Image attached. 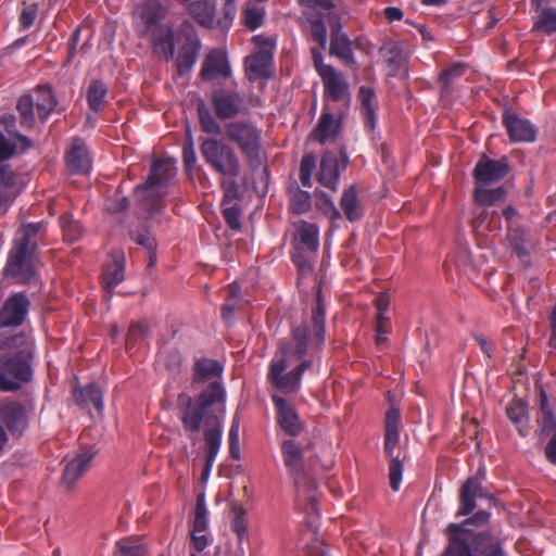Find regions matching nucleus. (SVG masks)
Masks as SVG:
<instances>
[{
  "instance_id": "63",
  "label": "nucleus",
  "mask_w": 556,
  "mask_h": 556,
  "mask_svg": "<svg viewBox=\"0 0 556 556\" xmlns=\"http://www.w3.org/2000/svg\"><path fill=\"white\" fill-rule=\"evenodd\" d=\"M200 124L203 131L207 134H219L220 125L216 122V119L212 116L211 112L206 109L199 110Z\"/></svg>"
},
{
  "instance_id": "12",
  "label": "nucleus",
  "mask_w": 556,
  "mask_h": 556,
  "mask_svg": "<svg viewBox=\"0 0 556 556\" xmlns=\"http://www.w3.org/2000/svg\"><path fill=\"white\" fill-rule=\"evenodd\" d=\"M35 406L31 402L13 399L0 400V425L13 439H21L28 430Z\"/></svg>"
},
{
  "instance_id": "44",
  "label": "nucleus",
  "mask_w": 556,
  "mask_h": 556,
  "mask_svg": "<svg viewBox=\"0 0 556 556\" xmlns=\"http://www.w3.org/2000/svg\"><path fill=\"white\" fill-rule=\"evenodd\" d=\"M505 190L502 187L488 189L485 186H476L475 200L477 207H489V210H495L494 205L497 202L504 201Z\"/></svg>"
},
{
  "instance_id": "20",
  "label": "nucleus",
  "mask_w": 556,
  "mask_h": 556,
  "mask_svg": "<svg viewBox=\"0 0 556 556\" xmlns=\"http://www.w3.org/2000/svg\"><path fill=\"white\" fill-rule=\"evenodd\" d=\"M96 456V452L91 448L77 453L72 458L67 456L63 459L64 469L61 477V483L72 490L77 481L87 472Z\"/></svg>"
},
{
  "instance_id": "29",
  "label": "nucleus",
  "mask_w": 556,
  "mask_h": 556,
  "mask_svg": "<svg viewBox=\"0 0 556 556\" xmlns=\"http://www.w3.org/2000/svg\"><path fill=\"white\" fill-rule=\"evenodd\" d=\"M293 243L299 252L316 253L319 248V228L316 224L302 220L294 233Z\"/></svg>"
},
{
  "instance_id": "4",
  "label": "nucleus",
  "mask_w": 556,
  "mask_h": 556,
  "mask_svg": "<svg viewBox=\"0 0 556 556\" xmlns=\"http://www.w3.org/2000/svg\"><path fill=\"white\" fill-rule=\"evenodd\" d=\"M326 341V301L321 285L317 286L316 299L312 306L311 323L303 321L291 329V339L279 343V356L287 359H314Z\"/></svg>"
},
{
  "instance_id": "21",
  "label": "nucleus",
  "mask_w": 556,
  "mask_h": 556,
  "mask_svg": "<svg viewBox=\"0 0 556 556\" xmlns=\"http://www.w3.org/2000/svg\"><path fill=\"white\" fill-rule=\"evenodd\" d=\"M345 110L333 112L328 103L324 104L323 112L312 137L319 143L325 144L328 140H336L341 130L342 116Z\"/></svg>"
},
{
  "instance_id": "6",
  "label": "nucleus",
  "mask_w": 556,
  "mask_h": 556,
  "mask_svg": "<svg viewBox=\"0 0 556 556\" xmlns=\"http://www.w3.org/2000/svg\"><path fill=\"white\" fill-rule=\"evenodd\" d=\"M490 516V513L485 510H479L459 523H448L444 531L447 541H451L453 533L456 535L460 534L463 540L466 541L472 551L475 546L482 543L484 546L491 547V553H494L495 556H508V553L505 548V541L500 535L489 530L475 531L469 528V526L480 527L488 523Z\"/></svg>"
},
{
  "instance_id": "5",
  "label": "nucleus",
  "mask_w": 556,
  "mask_h": 556,
  "mask_svg": "<svg viewBox=\"0 0 556 556\" xmlns=\"http://www.w3.org/2000/svg\"><path fill=\"white\" fill-rule=\"evenodd\" d=\"M176 175L175 162L172 159L156 157L144 182L135 187L140 206L150 217L162 214L164 210V192Z\"/></svg>"
},
{
  "instance_id": "36",
  "label": "nucleus",
  "mask_w": 556,
  "mask_h": 556,
  "mask_svg": "<svg viewBox=\"0 0 556 556\" xmlns=\"http://www.w3.org/2000/svg\"><path fill=\"white\" fill-rule=\"evenodd\" d=\"M166 15V9L159 0H147L140 9V18L144 24L143 35L152 30L156 25H162L161 21Z\"/></svg>"
},
{
  "instance_id": "24",
  "label": "nucleus",
  "mask_w": 556,
  "mask_h": 556,
  "mask_svg": "<svg viewBox=\"0 0 556 556\" xmlns=\"http://www.w3.org/2000/svg\"><path fill=\"white\" fill-rule=\"evenodd\" d=\"M110 263L103 268L102 287L111 296L115 288L125 279V256L122 251L110 253Z\"/></svg>"
},
{
  "instance_id": "55",
  "label": "nucleus",
  "mask_w": 556,
  "mask_h": 556,
  "mask_svg": "<svg viewBox=\"0 0 556 556\" xmlns=\"http://www.w3.org/2000/svg\"><path fill=\"white\" fill-rule=\"evenodd\" d=\"M60 224L63 230L64 239L68 242L77 241L83 235V227L70 216H62Z\"/></svg>"
},
{
  "instance_id": "40",
  "label": "nucleus",
  "mask_w": 556,
  "mask_h": 556,
  "mask_svg": "<svg viewBox=\"0 0 556 556\" xmlns=\"http://www.w3.org/2000/svg\"><path fill=\"white\" fill-rule=\"evenodd\" d=\"M289 207L294 214H304L312 207V195L308 191L302 190L296 181L288 186Z\"/></svg>"
},
{
  "instance_id": "15",
  "label": "nucleus",
  "mask_w": 556,
  "mask_h": 556,
  "mask_svg": "<svg viewBox=\"0 0 556 556\" xmlns=\"http://www.w3.org/2000/svg\"><path fill=\"white\" fill-rule=\"evenodd\" d=\"M211 100L214 112L220 119H231L249 111L244 96L236 90L216 89Z\"/></svg>"
},
{
  "instance_id": "42",
  "label": "nucleus",
  "mask_w": 556,
  "mask_h": 556,
  "mask_svg": "<svg viewBox=\"0 0 556 556\" xmlns=\"http://www.w3.org/2000/svg\"><path fill=\"white\" fill-rule=\"evenodd\" d=\"M108 96V86L101 79H92L88 86L86 98L89 109L94 113H100L104 109L105 98Z\"/></svg>"
},
{
  "instance_id": "32",
  "label": "nucleus",
  "mask_w": 556,
  "mask_h": 556,
  "mask_svg": "<svg viewBox=\"0 0 556 556\" xmlns=\"http://www.w3.org/2000/svg\"><path fill=\"white\" fill-rule=\"evenodd\" d=\"M491 547L480 543L472 551L460 534L453 533L441 556H495L494 553H491Z\"/></svg>"
},
{
  "instance_id": "30",
  "label": "nucleus",
  "mask_w": 556,
  "mask_h": 556,
  "mask_svg": "<svg viewBox=\"0 0 556 556\" xmlns=\"http://www.w3.org/2000/svg\"><path fill=\"white\" fill-rule=\"evenodd\" d=\"M379 54L387 64L388 75L391 77L397 76L406 66L407 58L399 41L390 40L384 42L379 49Z\"/></svg>"
},
{
  "instance_id": "58",
  "label": "nucleus",
  "mask_w": 556,
  "mask_h": 556,
  "mask_svg": "<svg viewBox=\"0 0 556 556\" xmlns=\"http://www.w3.org/2000/svg\"><path fill=\"white\" fill-rule=\"evenodd\" d=\"M223 217L230 229H241V208L237 203L223 205Z\"/></svg>"
},
{
  "instance_id": "18",
  "label": "nucleus",
  "mask_w": 556,
  "mask_h": 556,
  "mask_svg": "<svg viewBox=\"0 0 556 556\" xmlns=\"http://www.w3.org/2000/svg\"><path fill=\"white\" fill-rule=\"evenodd\" d=\"M271 401L276 410V421L281 430L289 437H299L304 430L295 407L278 394H271Z\"/></svg>"
},
{
  "instance_id": "51",
  "label": "nucleus",
  "mask_w": 556,
  "mask_h": 556,
  "mask_svg": "<svg viewBox=\"0 0 556 556\" xmlns=\"http://www.w3.org/2000/svg\"><path fill=\"white\" fill-rule=\"evenodd\" d=\"M207 515L208 511L205 504V496L204 494H200L197 497L194 517L190 532H205L208 528Z\"/></svg>"
},
{
  "instance_id": "52",
  "label": "nucleus",
  "mask_w": 556,
  "mask_h": 556,
  "mask_svg": "<svg viewBox=\"0 0 556 556\" xmlns=\"http://www.w3.org/2000/svg\"><path fill=\"white\" fill-rule=\"evenodd\" d=\"M265 10L255 5H247L242 13V23L249 30H255L264 23Z\"/></svg>"
},
{
  "instance_id": "2",
  "label": "nucleus",
  "mask_w": 556,
  "mask_h": 556,
  "mask_svg": "<svg viewBox=\"0 0 556 556\" xmlns=\"http://www.w3.org/2000/svg\"><path fill=\"white\" fill-rule=\"evenodd\" d=\"M224 366L220 362L202 357L195 359L192 367V382L194 384L208 383L195 397L186 392L177 396L176 407L184 430L198 435L203 426L219 420L215 415V407L225 405L226 390L223 384Z\"/></svg>"
},
{
  "instance_id": "56",
  "label": "nucleus",
  "mask_w": 556,
  "mask_h": 556,
  "mask_svg": "<svg viewBox=\"0 0 556 556\" xmlns=\"http://www.w3.org/2000/svg\"><path fill=\"white\" fill-rule=\"evenodd\" d=\"M235 177H223L220 187L224 191L222 205L237 203L240 197L239 185L233 179Z\"/></svg>"
},
{
  "instance_id": "37",
  "label": "nucleus",
  "mask_w": 556,
  "mask_h": 556,
  "mask_svg": "<svg viewBox=\"0 0 556 556\" xmlns=\"http://www.w3.org/2000/svg\"><path fill=\"white\" fill-rule=\"evenodd\" d=\"M400 410L396 408L392 407L386 414L384 452L389 457L393 456L394 450L400 441Z\"/></svg>"
},
{
  "instance_id": "61",
  "label": "nucleus",
  "mask_w": 556,
  "mask_h": 556,
  "mask_svg": "<svg viewBox=\"0 0 556 556\" xmlns=\"http://www.w3.org/2000/svg\"><path fill=\"white\" fill-rule=\"evenodd\" d=\"M231 529L237 534L239 541H243L248 536V521L243 509L236 508Z\"/></svg>"
},
{
  "instance_id": "16",
  "label": "nucleus",
  "mask_w": 556,
  "mask_h": 556,
  "mask_svg": "<svg viewBox=\"0 0 556 556\" xmlns=\"http://www.w3.org/2000/svg\"><path fill=\"white\" fill-rule=\"evenodd\" d=\"M283 465L294 485L300 489L305 477L304 470V445L295 440L286 439L280 445Z\"/></svg>"
},
{
  "instance_id": "14",
  "label": "nucleus",
  "mask_w": 556,
  "mask_h": 556,
  "mask_svg": "<svg viewBox=\"0 0 556 556\" xmlns=\"http://www.w3.org/2000/svg\"><path fill=\"white\" fill-rule=\"evenodd\" d=\"M350 159L345 148H341L339 155L327 152L320 160L319 170L316 174L317 181L324 187L337 192L340 184V169H345Z\"/></svg>"
},
{
  "instance_id": "27",
  "label": "nucleus",
  "mask_w": 556,
  "mask_h": 556,
  "mask_svg": "<svg viewBox=\"0 0 556 556\" xmlns=\"http://www.w3.org/2000/svg\"><path fill=\"white\" fill-rule=\"evenodd\" d=\"M231 75V68L227 60V54L222 50H212L204 59L200 76L203 80H213L218 76L228 78Z\"/></svg>"
},
{
  "instance_id": "3",
  "label": "nucleus",
  "mask_w": 556,
  "mask_h": 556,
  "mask_svg": "<svg viewBox=\"0 0 556 556\" xmlns=\"http://www.w3.org/2000/svg\"><path fill=\"white\" fill-rule=\"evenodd\" d=\"M302 12V28L308 40L318 45L320 53L327 48L330 29L329 54L348 65L355 63L352 41L343 31L342 16L348 12L344 5L338 7L332 0H298Z\"/></svg>"
},
{
  "instance_id": "34",
  "label": "nucleus",
  "mask_w": 556,
  "mask_h": 556,
  "mask_svg": "<svg viewBox=\"0 0 556 556\" xmlns=\"http://www.w3.org/2000/svg\"><path fill=\"white\" fill-rule=\"evenodd\" d=\"M73 396L83 408L93 406L98 412L103 409V392L97 383L74 388Z\"/></svg>"
},
{
  "instance_id": "22",
  "label": "nucleus",
  "mask_w": 556,
  "mask_h": 556,
  "mask_svg": "<svg viewBox=\"0 0 556 556\" xmlns=\"http://www.w3.org/2000/svg\"><path fill=\"white\" fill-rule=\"evenodd\" d=\"M503 125L513 142L530 143L536 139L538 128L529 119L514 112L506 111L503 114Z\"/></svg>"
},
{
  "instance_id": "57",
  "label": "nucleus",
  "mask_w": 556,
  "mask_h": 556,
  "mask_svg": "<svg viewBox=\"0 0 556 556\" xmlns=\"http://www.w3.org/2000/svg\"><path fill=\"white\" fill-rule=\"evenodd\" d=\"M129 236L132 241H135L138 245L144 248L148 251V253H152L153 251L156 250V239L151 235L150 231L142 229H132L129 231Z\"/></svg>"
},
{
  "instance_id": "38",
  "label": "nucleus",
  "mask_w": 556,
  "mask_h": 556,
  "mask_svg": "<svg viewBox=\"0 0 556 556\" xmlns=\"http://www.w3.org/2000/svg\"><path fill=\"white\" fill-rule=\"evenodd\" d=\"M340 206L346 219L350 222H357L364 216V210L359 203L357 190L354 185L343 191Z\"/></svg>"
},
{
  "instance_id": "53",
  "label": "nucleus",
  "mask_w": 556,
  "mask_h": 556,
  "mask_svg": "<svg viewBox=\"0 0 556 556\" xmlns=\"http://www.w3.org/2000/svg\"><path fill=\"white\" fill-rule=\"evenodd\" d=\"M149 334V326L146 320L132 321L126 337V349L131 350L140 340Z\"/></svg>"
},
{
  "instance_id": "9",
  "label": "nucleus",
  "mask_w": 556,
  "mask_h": 556,
  "mask_svg": "<svg viewBox=\"0 0 556 556\" xmlns=\"http://www.w3.org/2000/svg\"><path fill=\"white\" fill-rule=\"evenodd\" d=\"M200 152L211 169L220 176L237 177L240 175V160L229 144L216 138H202Z\"/></svg>"
},
{
  "instance_id": "13",
  "label": "nucleus",
  "mask_w": 556,
  "mask_h": 556,
  "mask_svg": "<svg viewBox=\"0 0 556 556\" xmlns=\"http://www.w3.org/2000/svg\"><path fill=\"white\" fill-rule=\"evenodd\" d=\"M177 37L179 40H184L176 58L177 72L180 76H184L190 73L197 63L201 50V41L193 24L188 20L179 25Z\"/></svg>"
},
{
  "instance_id": "49",
  "label": "nucleus",
  "mask_w": 556,
  "mask_h": 556,
  "mask_svg": "<svg viewBox=\"0 0 556 556\" xmlns=\"http://www.w3.org/2000/svg\"><path fill=\"white\" fill-rule=\"evenodd\" d=\"M314 197L316 207L320 212H323L327 217H329L331 220H337L341 218L340 211L337 208L334 202L327 192L317 189L314 191Z\"/></svg>"
},
{
  "instance_id": "7",
  "label": "nucleus",
  "mask_w": 556,
  "mask_h": 556,
  "mask_svg": "<svg viewBox=\"0 0 556 556\" xmlns=\"http://www.w3.org/2000/svg\"><path fill=\"white\" fill-rule=\"evenodd\" d=\"M314 67L321 78L324 85L325 103L332 101L339 103L342 110H348L351 105L352 96L350 84L343 73L337 71L332 65L324 63V56L320 49H311Z\"/></svg>"
},
{
  "instance_id": "59",
  "label": "nucleus",
  "mask_w": 556,
  "mask_h": 556,
  "mask_svg": "<svg viewBox=\"0 0 556 556\" xmlns=\"http://www.w3.org/2000/svg\"><path fill=\"white\" fill-rule=\"evenodd\" d=\"M165 367L174 375L181 370L182 356L178 349H169L162 353Z\"/></svg>"
},
{
  "instance_id": "46",
  "label": "nucleus",
  "mask_w": 556,
  "mask_h": 556,
  "mask_svg": "<svg viewBox=\"0 0 556 556\" xmlns=\"http://www.w3.org/2000/svg\"><path fill=\"white\" fill-rule=\"evenodd\" d=\"M148 547L135 538L118 540L115 544L114 556H147Z\"/></svg>"
},
{
  "instance_id": "39",
  "label": "nucleus",
  "mask_w": 556,
  "mask_h": 556,
  "mask_svg": "<svg viewBox=\"0 0 556 556\" xmlns=\"http://www.w3.org/2000/svg\"><path fill=\"white\" fill-rule=\"evenodd\" d=\"M361 99V111L364 117L365 127L374 130L377 124V115L375 110V91L372 88L362 86L358 91Z\"/></svg>"
},
{
  "instance_id": "33",
  "label": "nucleus",
  "mask_w": 556,
  "mask_h": 556,
  "mask_svg": "<svg viewBox=\"0 0 556 556\" xmlns=\"http://www.w3.org/2000/svg\"><path fill=\"white\" fill-rule=\"evenodd\" d=\"M273 61L270 51H258L244 60L245 73L250 80L268 78L269 66Z\"/></svg>"
},
{
  "instance_id": "48",
  "label": "nucleus",
  "mask_w": 556,
  "mask_h": 556,
  "mask_svg": "<svg viewBox=\"0 0 556 556\" xmlns=\"http://www.w3.org/2000/svg\"><path fill=\"white\" fill-rule=\"evenodd\" d=\"M16 110L20 115V125L25 128H33L36 123L33 97L30 94L22 96L17 100Z\"/></svg>"
},
{
  "instance_id": "31",
  "label": "nucleus",
  "mask_w": 556,
  "mask_h": 556,
  "mask_svg": "<svg viewBox=\"0 0 556 556\" xmlns=\"http://www.w3.org/2000/svg\"><path fill=\"white\" fill-rule=\"evenodd\" d=\"M66 166L71 174H87L91 168V161L84 142L75 138L70 151L66 153Z\"/></svg>"
},
{
  "instance_id": "62",
  "label": "nucleus",
  "mask_w": 556,
  "mask_h": 556,
  "mask_svg": "<svg viewBox=\"0 0 556 556\" xmlns=\"http://www.w3.org/2000/svg\"><path fill=\"white\" fill-rule=\"evenodd\" d=\"M403 475V465L397 457H391L389 465V478L390 485L393 491H397L400 489V484L402 482Z\"/></svg>"
},
{
  "instance_id": "45",
  "label": "nucleus",
  "mask_w": 556,
  "mask_h": 556,
  "mask_svg": "<svg viewBox=\"0 0 556 556\" xmlns=\"http://www.w3.org/2000/svg\"><path fill=\"white\" fill-rule=\"evenodd\" d=\"M538 15L534 18L533 30L552 35L556 33V8L554 7H541L540 10H535Z\"/></svg>"
},
{
  "instance_id": "54",
  "label": "nucleus",
  "mask_w": 556,
  "mask_h": 556,
  "mask_svg": "<svg viewBox=\"0 0 556 556\" xmlns=\"http://www.w3.org/2000/svg\"><path fill=\"white\" fill-rule=\"evenodd\" d=\"M316 169V157L313 153H305L300 163V180L303 187H312V176Z\"/></svg>"
},
{
  "instance_id": "8",
  "label": "nucleus",
  "mask_w": 556,
  "mask_h": 556,
  "mask_svg": "<svg viewBox=\"0 0 556 556\" xmlns=\"http://www.w3.org/2000/svg\"><path fill=\"white\" fill-rule=\"evenodd\" d=\"M226 136L230 142L239 147L252 170L264 165L262 130L253 123L231 122L226 125Z\"/></svg>"
},
{
  "instance_id": "50",
  "label": "nucleus",
  "mask_w": 556,
  "mask_h": 556,
  "mask_svg": "<svg viewBox=\"0 0 556 556\" xmlns=\"http://www.w3.org/2000/svg\"><path fill=\"white\" fill-rule=\"evenodd\" d=\"M466 72V65L464 63H454L450 67L442 71L439 76L441 84V92L448 93L452 89V85L455 80L460 78Z\"/></svg>"
},
{
  "instance_id": "41",
  "label": "nucleus",
  "mask_w": 556,
  "mask_h": 556,
  "mask_svg": "<svg viewBox=\"0 0 556 556\" xmlns=\"http://www.w3.org/2000/svg\"><path fill=\"white\" fill-rule=\"evenodd\" d=\"M190 14L205 28L213 29L216 25L215 7L206 0L194 1L189 5Z\"/></svg>"
},
{
  "instance_id": "11",
  "label": "nucleus",
  "mask_w": 556,
  "mask_h": 556,
  "mask_svg": "<svg viewBox=\"0 0 556 556\" xmlns=\"http://www.w3.org/2000/svg\"><path fill=\"white\" fill-rule=\"evenodd\" d=\"M35 247L27 248L26 242L12 243L8 253L3 274L11 277L17 283L29 285L37 280L35 268Z\"/></svg>"
},
{
  "instance_id": "1",
  "label": "nucleus",
  "mask_w": 556,
  "mask_h": 556,
  "mask_svg": "<svg viewBox=\"0 0 556 556\" xmlns=\"http://www.w3.org/2000/svg\"><path fill=\"white\" fill-rule=\"evenodd\" d=\"M30 300L25 292L12 293L0 308V392L14 393L35 376L36 341L30 330L21 329L27 319Z\"/></svg>"
},
{
  "instance_id": "47",
  "label": "nucleus",
  "mask_w": 556,
  "mask_h": 556,
  "mask_svg": "<svg viewBox=\"0 0 556 556\" xmlns=\"http://www.w3.org/2000/svg\"><path fill=\"white\" fill-rule=\"evenodd\" d=\"M21 176L9 164L0 162V187L4 194L15 195Z\"/></svg>"
},
{
  "instance_id": "35",
  "label": "nucleus",
  "mask_w": 556,
  "mask_h": 556,
  "mask_svg": "<svg viewBox=\"0 0 556 556\" xmlns=\"http://www.w3.org/2000/svg\"><path fill=\"white\" fill-rule=\"evenodd\" d=\"M508 419L515 425L521 437H527L530 432L529 414L527 404L520 399H514L506 406Z\"/></svg>"
},
{
  "instance_id": "64",
  "label": "nucleus",
  "mask_w": 556,
  "mask_h": 556,
  "mask_svg": "<svg viewBox=\"0 0 556 556\" xmlns=\"http://www.w3.org/2000/svg\"><path fill=\"white\" fill-rule=\"evenodd\" d=\"M39 231V225L30 224L23 227L18 233V236L13 240V243H22L26 242L27 248H37V243L31 240L37 236Z\"/></svg>"
},
{
  "instance_id": "25",
  "label": "nucleus",
  "mask_w": 556,
  "mask_h": 556,
  "mask_svg": "<svg viewBox=\"0 0 556 556\" xmlns=\"http://www.w3.org/2000/svg\"><path fill=\"white\" fill-rule=\"evenodd\" d=\"M485 490L478 477H469L459 490V507L456 517L468 516L476 509V500L484 497Z\"/></svg>"
},
{
  "instance_id": "17",
  "label": "nucleus",
  "mask_w": 556,
  "mask_h": 556,
  "mask_svg": "<svg viewBox=\"0 0 556 556\" xmlns=\"http://www.w3.org/2000/svg\"><path fill=\"white\" fill-rule=\"evenodd\" d=\"M536 405L535 435L539 441H543L546 435L556 432V401L549 399L542 386L538 388Z\"/></svg>"
},
{
  "instance_id": "60",
  "label": "nucleus",
  "mask_w": 556,
  "mask_h": 556,
  "mask_svg": "<svg viewBox=\"0 0 556 556\" xmlns=\"http://www.w3.org/2000/svg\"><path fill=\"white\" fill-rule=\"evenodd\" d=\"M184 165L188 172H192L197 164V154L192 136L189 134L182 144Z\"/></svg>"
},
{
  "instance_id": "28",
  "label": "nucleus",
  "mask_w": 556,
  "mask_h": 556,
  "mask_svg": "<svg viewBox=\"0 0 556 556\" xmlns=\"http://www.w3.org/2000/svg\"><path fill=\"white\" fill-rule=\"evenodd\" d=\"M471 224L478 235L485 237L497 235L502 228L500 213L489 207H476Z\"/></svg>"
},
{
  "instance_id": "23",
  "label": "nucleus",
  "mask_w": 556,
  "mask_h": 556,
  "mask_svg": "<svg viewBox=\"0 0 556 556\" xmlns=\"http://www.w3.org/2000/svg\"><path fill=\"white\" fill-rule=\"evenodd\" d=\"M509 172L508 163L505 159L492 160L482 157L475 166L473 177L476 186H486L503 179Z\"/></svg>"
},
{
  "instance_id": "43",
  "label": "nucleus",
  "mask_w": 556,
  "mask_h": 556,
  "mask_svg": "<svg viewBox=\"0 0 556 556\" xmlns=\"http://www.w3.org/2000/svg\"><path fill=\"white\" fill-rule=\"evenodd\" d=\"M36 108L41 121H46L55 110L58 101L50 86L37 87Z\"/></svg>"
},
{
  "instance_id": "26",
  "label": "nucleus",
  "mask_w": 556,
  "mask_h": 556,
  "mask_svg": "<svg viewBox=\"0 0 556 556\" xmlns=\"http://www.w3.org/2000/svg\"><path fill=\"white\" fill-rule=\"evenodd\" d=\"M151 34V46L155 54L165 61H170L175 56V36L173 27L169 25H156Z\"/></svg>"
},
{
  "instance_id": "10",
  "label": "nucleus",
  "mask_w": 556,
  "mask_h": 556,
  "mask_svg": "<svg viewBox=\"0 0 556 556\" xmlns=\"http://www.w3.org/2000/svg\"><path fill=\"white\" fill-rule=\"evenodd\" d=\"M291 361L276 355L268 367L267 379L279 391L290 394L301 388L303 374L313 366L312 359H303L290 371H286Z\"/></svg>"
},
{
  "instance_id": "19",
  "label": "nucleus",
  "mask_w": 556,
  "mask_h": 556,
  "mask_svg": "<svg viewBox=\"0 0 556 556\" xmlns=\"http://www.w3.org/2000/svg\"><path fill=\"white\" fill-rule=\"evenodd\" d=\"M202 429L204 437L203 453L205 460L202 470V479L205 480L211 475V470L222 446L223 424L220 420H214V422L203 426Z\"/></svg>"
}]
</instances>
